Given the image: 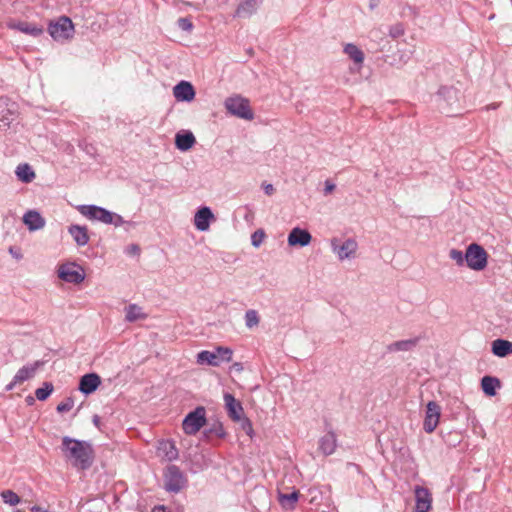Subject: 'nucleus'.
I'll return each instance as SVG.
<instances>
[{"label":"nucleus","instance_id":"nucleus-7","mask_svg":"<svg viewBox=\"0 0 512 512\" xmlns=\"http://www.w3.org/2000/svg\"><path fill=\"white\" fill-rule=\"evenodd\" d=\"M224 106L228 113L238 118L252 120L254 117L248 99L240 95L228 97L224 102Z\"/></svg>","mask_w":512,"mask_h":512},{"label":"nucleus","instance_id":"nucleus-33","mask_svg":"<svg viewBox=\"0 0 512 512\" xmlns=\"http://www.w3.org/2000/svg\"><path fill=\"white\" fill-rule=\"evenodd\" d=\"M299 499V493L297 491H293L289 494H279V502L281 506L285 509L293 510L295 505Z\"/></svg>","mask_w":512,"mask_h":512},{"label":"nucleus","instance_id":"nucleus-38","mask_svg":"<svg viewBox=\"0 0 512 512\" xmlns=\"http://www.w3.org/2000/svg\"><path fill=\"white\" fill-rule=\"evenodd\" d=\"M1 497L4 503L9 504L11 506H15L20 503V497L12 490H4L1 493Z\"/></svg>","mask_w":512,"mask_h":512},{"label":"nucleus","instance_id":"nucleus-50","mask_svg":"<svg viewBox=\"0 0 512 512\" xmlns=\"http://www.w3.org/2000/svg\"><path fill=\"white\" fill-rule=\"evenodd\" d=\"M382 32L380 31V29H373L370 31L369 33V37L371 39H376L377 37H379V34H381Z\"/></svg>","mask_w":512,"mask_h":512},{"label":"nucleus","instance_id":"nucleus-3","mask_svg":"<svg viewBox=\"0 0 512 512\" xmlns=\"http://www.w3.org/2000/svg\"><path fill=\"white\" fill-rule=\"evenodd\" d=\"M333 254L340 261H351L357 257L358 243L352 237H333L330 239Z\"/></svg>","mask_w":512,"mask_h":512},{"label":"nucleus","instance_id":"nucleus-15","mask_svg":"<svg viewBox=\"0 0 512 512\" xmlns=\"http://www.w3.org/2000/svg\"><path fill=\"white\" fill-rule=\"evenodd\" d=\"M311 234L296 226L288 235V244L292 247H305L310 244Z\"/></svg>","mask_w":512,"mask_h":512},{"label":"nucleus","instance_id":"nucleus-55","mask_svg":"<svg viewBox=\"0 0 512 512\" xmlns=\"http://www.w3.org/2000/svg\"><path fill=\"white\" fill-rule=\"evenodd\" d=\"M30 511L31 512H46L44 509H42L40 506H37V505L32 506L30 508Z\"/></svg>","mask_w":512,"mask_h":512},{"label":"nucleus","instance_id":"nucleus-34","mask_svg":"<svg viewBox=\"0 0 512 512\" xmlns=\"http://www.w3.org/2000/svg\"><path fill=\"white\" fill-rule=\"evenodd\" d=\"M23 224H45V219L37 210H28L23 215Z\"/></svg>","mask_w":512,"mask_h":512},{"label":"nucleus","instance_id":"nucleus-31","mask_svg":"<svg viewBox=\"0 0 512 512\" xmlns=\"http://www.w3.org/2000/svg\"><path fill=\"white\" fill-rule=\"evenodd\" d=\"M15 174L19 180L24 183H30L35 178V172L29 164H20L15 170Z\"/></svg>","mask_w":512,"mask_h":512},{"label":"nucleus","instance_id":"nucleus-21","mask_svg":"<svg viewBox=\"0 0 512 512\" xmlns=\"http://www.w3.org/2000/svg\"><path fill=\"white\" fill-rule=\"evenodd\" d=\"M263 0H243L236 10L239 17H249L257 11Z\"/></svg>","mask_w":512,"mask_h":512},{"label":"nucleus","instance_id":"nucleus-29","mask_svg":"<svg viewBox=\"0 0 512 512\" xmlns=\"http://www.w3.org/2000/svg\"><path fill=\"white\" fill-rule=\"evenodd\" d=\"M254 212L249 206H240L234 211V222L237 224L252 223Z\"/></svg>","mask_w":512,"mask_h":512},{"label":"nucleus","instance_id":"nucleus-51","mask_svg":"<svg viewBox=\"0 0 512 512\" xmlns=\"http://www.w3.org/2000/svg\"><path fill=\"white\" fill-rule=\"evenodd\" d=\"M13 120V118H10L6 115H3L1 118H0V121L3 122V125L4 126H9V124L11 123V121Z\"/></svg>","mask_w":512,"mask_h":512},{"label":"nucleus","instance_id":"nucleus-20","mask_svg":"<svg viewBox=\"0 0 512 512\" xmlns=\"http://www.w3.org/2000/svg\"><path fill=\"white\" fill-rule=\"evenodd\" d=\"M158 452L167 461L176 460L179 455L174 442L170 440L161 441L158 446Z\"/></svg>","mask_w":512,"mask_h":512},{"label":"nucleus","instance_id":"nucleus-32","mask_svg":"<svg viewBox=\"0 0 512 512\" xmlns=\"http://www.w3.org/2000/svg\"><path fill=\"white\" fill-rule=\"evenodd\" d=\"M214 214L212 210L207 207H201L194 216V224H209L210 221H214Z\"/></svg>","mask_w":512,"mask_h":512},{"label":"nucleus","instance_id":"nucleus-45","mask_svg":"<svg viewBox=\"0 0 512 512\" xmlns=\"http://www.w3.org/2000/svg\"><path fill=\"white\" fill-rule=\"evenodd\" d=\"M404 28L401 24H396L389 29V34L393 38H398L399 36L403 35Z\"/></svg>","mask_w":512,"mask_h":512},{"label":"nucleus","instance_id":"nucleus-47","mask_svg":"<svg viewBox=\"0 0 512 512\" xmlns=\"http://www.w3.org/2000/svg\"><path fill=\"white\" fill-rule=\"evenodd\" d=\"M140 247L137 244H130L125 248V253L129 256H139Z\"/></svg>","mask_w":512,"mask_h":512},{"label":"nucleus","instance_id":"nucleus-4","mask_svg":"<svg viewBox=\"0 0 512 512\" xmlns=\"http://www.w3.org/2000/svg\"><path fill=\"white\" fill-rule=\"evenodd\" d=\"M48 33L54 41L65 42L74 37L75 27L67 16H59L48 24Z\"/></svg>","mask_w":512,"mask_h":512},{"label":"nucleus","instance_id":"nucleus-60","mask_svg":"<svg viewBox=\"0 0 512 512\" xmlns=\"http://www.w3.org/2000/svg\"><path fill=\"white\" fill-rule=\"evenodd\" d=\"M177 512H184L182 509L178 510Z\"/></svg>","mask_w":512,"mask_h":512},{"label":"nucleus","instance_id":"nucleus-41","mask_svg":"<svg viewBox=\"0 0 512 512\" xmlns=\"http://www.w3.org/2000/svg\"><path fill=\"white\" fill-rule=\"evenodd\" d=\"M206 434H215L219 438H224L226 433L223 428V425L221 423H215L208 431L205 432Z\"/></svg>","mask_w":512,"mask_h":512},{"label":"nucleus","instance_id":"nucleus-12","mask_svg":"<svg viewBox=\"0 0 512 512\" xmlns=\"http://www.w3.org/2000/svg\"><path fill=\"white\" fill-rule=\"evenodd\" d=\"M441 407L435 401H429L426 405V413L423 421V429L430 434L435 431L439 424Z\"/></svg>","mask_w":512,"mask_h":512},{"label":"nucleus","instance_id":"nucleus-39","mask_svg":"<svg viewBox=\"0 0 512 512\" xmlns=\"http://www.w3.org/2000/svg\"><path fill=\"white\" fill-rule=\"evenodd\" d=\"M449 257L456 262L458 266H463L465 261V253L457 249H451Z\"/></svg>","mask_w":512,"mask_h":512},{"label":"nucleus","instance_id":"nucleus-24","mask_svg":"<svg viewBox=\"0 0 512 512\" xmlns=\"http://www.w3.org/2000/svg\"><path fill=\"white\" fill-rule=\"evenodd\" d=\"M492 353L502 358L512 354V342L504 339L494 340L492 342Z\"/></svg>","mask_w":512,"mask_h":512},{"label":"nucleus","instance_id":"nucleus-48","mask_svg":"<svg viewBox=\"0 0 512 512\" xmlns=\"http://www.w3.org/2000/svg\"><path fill=\"white\" fill-rule=\"evenodd\" d=\"M335 187H336V186H335V184H334V183H332V182H331V181H329V180H326V181H325L324 194H325V195H328V194L332 193V192L334 191Z\"/></svg>","mask_w":512,"mask_h":512},{"label":"nucleus","instance_id":"nucleus-30","mask_svg":"<svg viewBox=\"0 0 512 512\" xmlns=\"http://www.w3.org/2000/svg\"><path fill=\"white\" fill-rule=\"evenodd\" d=\"M125 320L127 322H135L147 318V314L137 304H129L125 307Z\"/></svg>","mask_w":512,"mask_h":512},{"label":"nucleus","instance_id":"nucleus-57","mask_svg":"<svg viewBox=\"0 0 512 512\" xmlns=\"http://www.w3.org/2000/svg\"><path fill=\"white\" fill-rule=\"evenodd\" d=\"M197 229H199L200 231H207L209 230L210 226H196Z\"/></svg>","mask_w":512,"mask_h":512},{"label":"nucleus","instance_id":"nucleus-40","mask_svg":"<svg viewBox=\"0 0 512 512\" xmlns=\"http://www.w3.org/2000/svg\"><path fill=\"white\" fill-rule=\"evenodd\" d=\"M264 238H265V232L263 229H258L256 230L252 235H251V244L258 248L264 241Z\"/></svg>","mask_w":512,"mask_h":512},{"label":"nucleus","instance_id":"nucleus-5","mask_svg":"<svg viewBox=\"0 0 512 512\" xmlns=\"http://www.w3.org/2000/svg\"><path fill=\"white\" fill-rule=\"evenodd\" d=\"M440 110L454 115L460 109V91L452 86H442L437 93Z\"/></svg>","mask_w":512,"mask_h":512},{"label":"nucleus","instance_id":"nucleus-10","mask_svg":"<svg viewBox=\"0 0 512 512\" xmlns=\"http://www.w3.org/2000/svg\"><path fill=\"white\" fill-rule=\"evenodd\" d=\"M206 424V410L199 406L188 413L183 422V431L188 435H195Z\"/></svg>","mask_w":512,"mask_h":512},{"label":"nucleus","instance_id":"nucleus-17","mask_svg":"<svg viewBox=\"0 0 512 512\" xmlns=\"http://www.w3.org/2000/svg\"><path fill=\"white\" fill-rule=\"evenodd\" d=\"M173 94L177 101L190 102L195 97V90L191 83L181 81L173 88Z\"/></svg>","mask_w":512,"mask_h":512},{"label":"nucleus","instance_id":"nucleus-58","mask_svg":"<svg viewBox=\"0 0 512 512\" xmlns=\"http://www.w3.org/2000/svg\"><path fill=\"white\" fill-rule=\"evenodd\" d=\"M496 108H497L496 104H491V105L487 106V109H496Z\"/></svg>","mask_w":512,"mask_h":512},{"label":"nucleus","instance_id":"nucleus-1","mask_svg":"<svg viewBox=\"0 0 512 512\" xmlns=\"http://www.w3.org/2000/svg\"><path fill=\"white\" fill-rule=\"evenodd\" d=\"M62 451L77 469L86 470L93 462V449L90 444L68 436L62 439Z\"/></svg>","mask_w":512,"mask_h":512},{"label":"nucleus","instance_id":"nucleus-26","mask_svg":"<svg viewBox=\"0 0 512 512\" xmlns=\"http://www.w3.org/2000/svg\"><path fill=\"white\" fill-rule=\"evenodd\" d=\"M40 365L41 363L37 361L33 364L25 365L22 368H20L14 376L15 382L22 383L32 378Z\"/></svg>","mask_w":512,"mask_h":512},{"label":"nucleus","instance_id":"nucleus-25","mask_svg":"<svg viewBox=\"0 0 512 512\" xmlns=\"http://www.w3.org/2000/svg\"><path fill=\"white\" fill-rule=\"evenodd\" d=\"M501 387V382L493 376H484L481 379V388L487 396H495L497 389Z\"/></svg>","mask_w":512,"mask_h":512},{"label":"nucleus","instance_id":"nucleus-9","mask_svg":"<svg viewBox=\"0 0 512 512\" xmlns=\"http://www.w3.org/2000/svg\"><path fill=\"white\" fill-rule=\"evenodd\" d=\"M465 261L470 269L481 271L487 266V253L482 246L472 243L466 249Z\"/></svg>","mask_w":512,"mask_h":512},{"label":"nucleus","instance_id":"nucleus-44","mask_svg":"<svg viewBox=\"0 0 512 512\" xmlns=\"http://www.w3.org/2000/svg\"><path fill=\"white\" fill-rule=\"evenodd\" d=\"M178 27L183 31H191L193 28V24L188 18H179Z\"/></svg>","mask_w":512,"mask_h":512},{"label":"nucleus","instance_id":"nucleus-27","mask_svg":"<svg viewBox=\"0 0 512 512\" xmlns=\"http://www.w3.org/2000/svg\"><path fill=\"white\" fill-rule=\"evenodd\" d=\"M336 442V435L333 432H328L319 441L320 450L325 455H331L336 449Z\"/></svg>","mask_w":512,"mask_h":512},{"label":"nucleus","instance_id":"nucleus-8","mask_svg":"<svg viewBox=\"0 0 512 512\" xmlns=\"http://www.w3.org/2000/svg\"><path fill=\"white\" fill-rule=\"evenodd\" d=\"M187 484V478L176 465L167 467L164 473V486L166 491L172 493L180 492Z\"/></svg>","mask_w":512,"mask_h":512},{"label":"nucleus","instance_id":"nucleus-46","mask_svg":"<svg viewBox=\"0 0 512 512\" xmlns=\"http://www.w3.org/2000/svg\"><path fill=\"white\" fill-rule=\"evenodd\" d=\"M8 252L10 253V255L16 259V260H21L23 258V254H22V251L19 247L15 246V245H10L9 246V249H8Z\"/></svg>","mask_w":512,"mask_h":512},{"label":"nucleus","instance_id":"nucleus-42","mask_svg":"<svg viewBox=\"0 0 512 512\" xmlns=\"http://www.w3.org/2000/svg\"><path fill=\"white\" fill-rule=\"evenodd\" d=\"M239 422H241V427H242V429L244 430V432H245L248 436L252 437V434H253V427H252V423H251V421H250L248 418H246V417L242 416V419H241Z\"/></svg>","mask_w":512,"mask_h":512},{"label":"nucleus","instance_id":"nucleus-6","mask_svg":"<svg viewBox=\"0 0 512 512\" xmlns=\"http://www.w3.org/2000/svg\"><path fill=\"white\" fill-rule=\"evenodd\" d=\"M233 351L228 347L219 346L215 351L203 350L197 354L198 364L219 366L223 362L232 360Z\"/></svg>","mask_w":512,"mask_h":512},{"label":"nucleus","instance_id":"nucleus-14","mask_svg":"<svg viewBox=\"0 0 512 512\" xmlns=\"http://www.w3.org/2000/svg\"><path fill=\"white\" fill-rule=\"evenodd\" d=\"M224 402L229 417L233 421L239 422L244 414L241 403L230 393L224 394Z\"/></svg>","mask_w":512,"mask_h":512},{"label":"nucleus","instance_id":"nucleus-56","mask_svg":"<svg viewBox=\"0 0 512 512\" xmlns=\"http://www.w3.org/2000/svg\"><path fill=\"white\" fill-rule=\"evenodd\" d=\"M27 227L30 232H34V231L40 229L42 226H27Z\"/></svg>","mask_w":512,"mask_h":512},{"label":"nucleus","instance_id":"nucleus-18","mask_svg":"<svg viewBox=\"0 0 512 512\" xmlns=\"http://www.w3.org/2000/svg\"><path fill=\"white\" fill-rule=\"evenodd\" d=\"M9 26L12 29H15L17 31H20L24 34H27V35H30L33 37H38V36L42 35L44 32L43 27L38 26L33 23H30V22H27V21L13 22Z\"/></svg>","mask_w":512,"mask_h":512},{"label":"nucleus","instance_id":"nucleus-23","mask_svg":"<svg viewBox=\"0 0 512 512\" xmlns=\"http://www.w3.org/2000/svg\"><path fill=\"white\" fill-rule=\"evenodd\" d=\"M196 139L192 132L185 131L177 133L175 136V145L181 151H188L195 144Z\"/></svg>","mask_w":512,"mask_h":512},{"label":"nucleus","instance_id":"nucleus-53","mask_svg":"<svg viewBox=\"0 0 512 512\" xmlns=\"http://www.w3.org/2000/svg\"><path fill=\"white\" fill-rule=\"evenodd\" d=\"M264 191L267 195H271L274 192V187L272 184H266L264 186Z\"/></svg>","mask_w":512,"mask_h":512},{"label":"nucleus","instance_id":"nucleus-2","mask_svg":"<svg viewBox=\"0 0 512 512\" xmlns=\"http://www.w3.org/2000/svg\"><path fill=\"white\" fill-rule=\"evenodd\" d=\"M77 210L89 221H98L103 224H130L121 215L97 205H79Z\"/></svg>","mask_w":512,"mask_h":512},{"label":"nucleus","instance_id":"nucleus-49","mask_svg":"<svg viewBox=\"0 0 512 512\" xmlns=\"http://www.w3.org/2000/svg\"><path fill=\"white\" fill-rule=\"evenodd\" d=\"M152 512H170L168 511L167 507L164 506V505H158V506H155L153 509H152Z\"/></svg>","mask_w":512,"mask_h":512},{"label":"nucleus","instance_id":"nucleus-54","mask_svg":"<svg viewBox=\"0 0 512 512\" xmlns=\"http://www.w3.org/2000/svg\"><path fill=\"white\" fill-rule=\"evenodd\" d=\"M92 421L96 427L100 428L101 419L98 415H94Z\"/></svg>","mask_w":512,"mask_h":512},{"label":"nucleus","instance_id":"nucleus-13","mask_svg":"<svg viewBox=\"0 0 512 512\" xmlns=\"http://www.w3.org/2000/svg\"><path fill=\"white\" fill-rule=\"evenodd\" d=\"M415 510L416 512H429L432 504V495L430 491L422 486H415Z\"/></svg>","mask_w":512,"mask_h":512},{"label":"nucleus","instance_id":"nucleus-37","mask_svg":"<svg viewBox=\"0 0 512 512\" xmlns=\"http://www.w3.org/2000/svg\"><path fill=\"white\" fill-rule=\"evenodd\" d=\"M52 392L53 385L49 382H45L42 387L36 389L35 396L39 401H44L50 396Z\"/></svg>","mask_w":512,"mask_h":512},{"label":"nucleus","instance_id":"nucleus-19","mask_svg":"<svg viewBox=\"0 0 512 512\" xmlns=\"http://www.w3.org/2000/svg\"><path fill=\"white\" fill-rule=\"evenodd\" d=\"M419 342V338H411L395 341L387 346L388 352H407L413 350Z\"/></svg>","mask_w":512,"mask_h":512},{"label":"nucleus","instance_id":"nucleus-36","mask_svg":"<svg viewBox=\"0 0 512 512\" xmlns=\"http://www.w3.org/2000/svg\"><path fill=\"white\" fill-rule=\"evenodd\" d=\"M10 235L13 242H22L25 238V230L23 229V226H12V230L6 232L5 239L7 240Z\"/></svg>","mask_w":512,"mask_h":512},{"label":"nucleus","instance_id":"nucleus-11","mask_svg":"<svg viewBox=\"0 0 512 512\" xmlns=\"http://www.w3.org/2000/svg\"><path fill=\"white\" fill-rule=\"evenodd\" d=\"M58 277L67 283L80 284L85 279L84 269L75 262L60 264L57 269Z\"/></svg>","mask_w":512,"mask_h":512},{"label":"nucleus","instance_id":"nucleus-59","mask_svg":"<svg viewBox=\"0 0 512 512\" xmlns=\"http://www.w3.org/2000/svg\"><path fill=\"white\" fill-rule=\"evenodd\" d=\"M14 512H24V511H22L20 509H16Z\"/></svg>","mask_w":512,"mask_h":512},{"label":"nucleus","instance_id":"nucleus-52","mask_svg":"<svg viewBox=\"0 0 512 512\" xmlns=\"http://www.w3.org/2000/svg\"><path fill=\"white\" fill-rule=\"evenodd\" d=\"M17 384H19V382H15V378H13V380H12L9 384H7V385H6L5 390H6V391H11V390H13V389H14V387H15Z\"/></svg>","mask_w":512,"mask_h":512},{"label":"nucleus","instance_id":"nucleus-22","mask_svg":"<svg viewBox=\"0 0 512 512\" xmlns=\"http://www.w3.org/2000/svg\"><path fill=\"white\" fill-rule=\"evenodd\" d=\"M344 53L358 66L357 69L360 70L365 58L363 51L357 45L348 43L344 46Z\"/></svg>","mask_w":512,"mask_h":512},{"label":"nucleus","instance_id":"nucleus-35","mask_svg":"<svg viewBox=\"0 0 512 512\" xmlns=\"http://www.w3.org/2000/svg\"><path fill=\"white\" fill-rule=\"evenodd\" d=\"M245 325L248 329H252L259 325L260 317L256 310L250 309L247 310L244 316Z\"/></svg>","mask_w":512,"mask_h":512},{"label":"nucleus","instance_id":"nucleus-43","mask_svg":"<svg viewBox=\"0 0 512 512\" xmlns=\"http://www.w3.org/2000/svg\"><path fill=\"white\" fill-rule=\"evenodd\" d=\"M73 405H74L73 400L72 399H67L66 401L61 402L60 404H58L57 411L60 412V413L68 412V411H70L73 408Z\"/></svg>","mask_w":512,"mask_h":512},{"label":"nucleus","instance_id":"nucleus-16","mask_svg":"<svg viewBox=\"0 0 512 512\" xmlns=\"http://www.w3.org/2000/svg\"><path fill=\"white\" fill-rule=\"evenodd\" d=\"M101 384V378L96 373H88L83 375L80 378L79 382V390L85 394L89 395L97 390L99 385Z\"/></svg>","mask_w":512,"mask_h":512},{"label":"nucleus","instance_id":"nucleus-28","mask_svg":"<svg viewBox=\"0 0 512 512\" xmlns=\"http://www.w3.org/2000/svg\"><path fill=\"white\" fill-rule=\"evenodd\" d=\"M68 232L79 246H84L89 241L86 226H69Z\"/></svg>","mask_w":512,"mask_h":512}]
</instances>
